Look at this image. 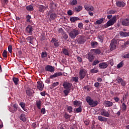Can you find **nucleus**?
<instances>
[{"instance_id": "obj_15", "label": "nucleus", "mask_w": 129, "mask_h": 129, "mask_svg": "<svg viewBox=\"0 0 129 129\" xmlns=\"http://www.w3.org/2000/svg\"><path fill=\"white\" fill-rule=\"evenodd\" d=\"M62 74L61 72L55 73L53 75H51L50 76V79H53V78H56V77H58V76H62Z\"/></svg>"}, {"instance_id": "obj_62", "label": "nucleus", "mask_w": 129, "mask_h": 129, "mask_svg": "<svg viewBox=\"0 0 129 129\" xmlns=\"http://www.w3.org/2000/svg\"><path fill=\"white\" fill-rule=\"evenodd\" d=\"M68 15L69 16H72V15H73V13L72 12V10H69L68 11Z\"/></svg>"}, {"instance_id": "obj_26", "label": "nucleus", "mask_w": 129, "mask_h": 129, "mask_svg": "<svg viewBox=\"0 0 129 129\" xmlns=\"http://www.w3.org/2000/svg\"><path fill=\"white\" fill-rule=\"evenodd\" d=\"M57 18V14L56 13H51L50 15V19H51V20H55V19H56Z\"/></svg>"}, {"instance_id": "obj_35", "label": "nucleus", "mask_w": 129, "mask_h": 129, "mask_svg": "<svg viewBox=\"0 0 129 129\" xmlns=\"http://www.w3.org/2000/svg\"><path fill=\"white\" fill-rule=\"evenodd\" d=\"M77 0H73L70 2V5L71 6H76L77 5Z\"/></svg>"}, {"instance_id": "obj_58", "label": "nucleus", "mask_w": 129, "mask_h": 129, "mask_svg": "<svg viewBox=\"0 0 129 129\" xmlns=\"http://www.w3.org/2000/svg\"><path fill=\"white\" fill-rule=\"evenodd\" d=\"M64 117L66 119H68V118H70V117H71V115H70L67 113H66L64 114Z\"/></svg>"}, {"instance_id": "obj_57", "label": "nucleus", "mask_w": 129, "mask_h": 129, "mask_svg": "<svg viewBox=\"0 0 129 129\" xmlns=\"http://www.w3.org/2000/svg\"><path fill=\"white\" fill-rule=\"evenodd\" d=\"M26 94L28 95V96H31V95H32V93L31 92V91H30V90H27L26 91Z\"/></svg>"}, {"instance_id": "obj_32", "label": "nucleus", "mask_w": 129, "mask_h": 129, "mask_svg": "<svg viewBox=\"0 0 129 129\" xmlns=\"http://www.w3.org/2000/svg\"><path fill=\"white\" fill-rule=\"evenodd\" d=\"M91 45L92 48H95V47H97L98 43L96 41H93L91 42Z\"/></svg>"}, {"instance_id": "obj_6", "label": "nucleus", "mask_w": 129, "mask_h": 129, "mask_svg": "<svg viewBox=\"0 0 129 129\" xmlns=\"http://www.w3.org/2000/svg\"><path fill=\"white\" fill-rule=\"evenodd\" d=\"M86 73H87V72H86V70H85V69H81L79 72L80 79H81V80L83 79V78H84V77L86 76Z\"/></svg>"}, {"instance_id": "obj_50", "label": "nucleus", "mask_w": 129, "mask_h": 129, "mask_svg": "<svg viewBox=\"0 0 129 129\" xmlns=\"http://www.w3.org/2000/svg\"><path fill=\"white\" fill-rule=\"evenodd\" d=\"M77 112H81L82 111V107L80 106L78 108L76 109Z\"/></svg>"}, {"instance_id": "obj_42", "label": "nucleus", "mask_w": 129, "mask_h": 129, "mask_svg": "<svg viewBox=\"0 0 129 129\" xmlns=\"http://www.w3.org/2000/svg\"><path fill=\"white\" fill-rule=\"evenodd\" d=\"M36 106L38 109H41V101H36Z\"/></svg>"}, {"instance_id": "obj_60", "label": "nucleus", "mask_w": 129, "mask_h": 129, "mask_svg": "<svg viewBox=\"0 0 129 129\" xmlns=\"http://www.w3.org/2000/svg\"><path fill=\"white\" fill-rule=\"evenodd\" d=\"M77 59L78 62H80V63H82V58H81L80 56H77Z\"/></svg>"}, {"instance_id": "obj_49", "label": "nucleus", "mask_w": 129, "mask_h": 129, "mask_svg": "<svg viewBox=\"0 0 129 129\" xmlns=\"http://www.w3.org/2000/svg\"><path fill=\"white\" fill-rule=\"evenodd\" d=\"M121 57L123 58L129 59V53H127L125 55H122Z\"/></svg>"}, {"instance_id": "obj_34", "label": "nucleus", "mask_w": 129, "mask_h": 129, "mask_svg": "<svg viewBox=\"0 0 129 129\" xmlns=\"http://www.w3.org/2000/svg\"><path fill=\"white\" fill-rule=\"evenodd\" d=\"M62 53L63 54H64V55H66L67 56H69V51H68V50L66 48H64L62 50Z\"/></svg>"}, {"instance_id": "obj_2", "label": "nucleus", "mask_w": 129, "mask_h": 129, "mask_svg": "<svg viewBox=\"0 0 129 129\" xmlns=\"http://www.w3.org/2000/svg\"><path fill=\"white\" fill-rule=\"evenodd\" d=\"M116 16H113L110 20H109L106 24H105V28H108L110 26H112L116 23Z\"/></svg>"}, {"instance_id": "obj_43", "label": "nucleus", "mask_w": 129, "mask_h": 129, "mask_svg": "<svg viewBox=\"0 0 129 129\" xmlns=\"http://www.w3.org/2000/svg\"><path fill=\"white\" fill-rule=\"evenodd\" d=\"M2 55L4 58H7L8 57V53L7 52V50H4L3 52Z\"/></svg>"}, {"instance_id": "obj_39", "label": "nucleus", "mask_w": 129, "mask_h": 129, "mask_svg": "<svg viewBox=\"0 0 129 129\" xmlns=\"http://www.w3.org/2000/svg\"><path fill=\"white\" fill-rule=\"evenodd\" d=\"M63 93L66 96H67L69 93H70V89H66L63 90Z\"/></svg>"}, {"instance_id": "obj_3", "label": "nucleus", "mask_w": 129, "mask_h": 129, "mask_svg": "<svg viewBox=\"0 0 129 129\" xmlns=\"http://www.w3.org/2000/svg\"><path fill=\"white\" fill-rule=\"evenodd\" d=\"M71 39H75L79 35V31L77 29H73L69 34Z\"/></svg>"}, {"instance_id": "obj_64", "label": "nucleus", "mask_w": 129, "mask_h": 129, "mask_svg": "<svg viewBox=\"0 0 129 129\" xmlns=\"http://www.w3.org/2000/svg\"><path fill=\"white\" fill-rule=\"evenodd\" d=\"M128 45H129V40L124 42V47H126Z\"/></svg>"}, {"instance_id": "obj_4", "label": "nucleus", "mask_w": 129, "mask_h": 129, "mask_svg": "<svg viewBox=\"0 0 129 129\" xmlns=\"http://www.w3.org/2000/svg\"><path fill=\"white\" fill-rule=\"evenodd\" d=\"M33 31H34V27L31 25H28L25 29V32L26 34H29V35H33Z\"/></svg>"}, {"instance_id": "obj_21", "label": "nucleus", "mask_w": 129, "mask_h": 129, "mask_svg": "<svg viewBox=\"0 0 129 129\" xmlns=\"http://www.w3.org/2000/svg\"><path fill=\"white\" fill-rule=\"evenodd\" d=\"M117 81L118 83H120L121 86H124L125 85V81H123L121 78L117 79Z\"/></svg>"}, {"instance_id": "obj_11", "label": "nucleus", "mask_w": 129, "mask_h": 129, "mask_svg": "<svg viewBox=\"0 0 129 129\" xmlns=\"http://www.w3.org/2000/svg\"><path fill=\"white\" fill-rule=\"evenodd\" d=\"M37 89L42 91L44 89V84L42 82H37Z\"/></svg>"}, {"instance_id": "obj_7", "label": "nucleus", "mask_w": 129, "mask_h": 129, "mask_svg": "<svg viewBox=\"0 0 129 129\" xmlns=\"http://www.w3.org/2000/svg\"><path fill=\"white\" fill-rule=\"evenodd\" d=\"M121 24L122 26H124L125 27L129 26V18H125L121 21Z\"/></svg>"}, {"instance_id": "obj_16", "label": "nucleus", "mask_w": 129, "mask_h": 129, "mask_svg": "<svg viewBox=\"0 0 129 129\" xmlns=\"http://www.w3.org/2000/svg\"><path fill=\"white\" fill-rule=\"evenodd\" d=\"M108 65L106 62H102L99 64V67L101 69H105V68H107Z\"/></svg>"}, {"instance_id": "obj_36", "label": "nucleus", "mask_w": 129, "mask_h": 129, "mask_svg": "<svg viewBox=\"0 0 129 129\" xmlns=\"http://www.w3.org/2000/svg\"><path fill=\"white\" fill-rule=\"evenodd\" d=\"M102 23H103V18H101L96 21V24L97 25H100V24H102Z\"/></svg>"}, {"instance_id": "obj_18", "label": "nucleus", "mask_w": 129, "mask_h": 129, "mask_svg": "<svg viewBox=\"0 0 129 129\" xmlns=\"http://www.w3.org/2000/svg\"><path fill=\"white\" fill-rule=\"evenodd\" d=\"M51 43H54V46L55 47H59V42H58V40L55 38H52Z\"/></svg>"}, {"instance_id": "obj_52", "label": "nucleus", "mask_w": 129, "mask_h": 129, "mask_svg": "<svg viewBox=\"0 0 129 129\" xmlns=\"http://www.w3.org/2000/svg\"><path fill=\"white\" fill-rule=\"evenodd\" d=\"M20 105L21 106L22 108H23V109H24L26 106V104H25V103H24V102H21L20 103Z\"/></svg>"}, {"instance_id": "obj_25", "label": "nucleus", "mask_w": 129, "mask_h": 129, "mask_svg": "<svg viewBox=\"0 0 129 129\" xmlns=\"http://www.w3.org/2000/svg\"><path fill=\"white\" fill-rule=\"evenodd\" d=\"M73 103L74 105H75L76 106H80L81 105V102L80 101H74Z\"/></svg>"}, {"instance_id": "obj_31", "label": "nucleus", "mask_w": 129, "mask_h": 129, "mask_svg": "<svg viewBox=\"0 0 129 129\" xmlns=\"http://www.w3.org/2000/svg\"><path fill=\"white\" fill-rule=\"evenodd\" d=\"M20 118L21 120H22V121H26V115L25 114H22L20 116Z\"/></svg>"}, {"instance_id": "obj_56", "label": "nucleus", "mask_w": 129, "mask_h": 129, "mask_svg": "<svg viewBox=\"0 0 129 129\" xmlns=\"http://www.w3.org/2000/svg\"><path fill=\"white\" fill-rule=\"evenodd\" d=\"M94 51H95V53H96V54H100L101 53V51L99 49H93Z\"/></svg>"}, {"instance_id": "obj_47", "label": "nucleus", "mask_w": 129, "mask_h": 129, "mask_svg": "<svg viewBox=\"0 0 129 129\" xmlns=\"http://www.w3.org/2000/svg\"><path fill=\"white\" fill-rule=\"evenodd\" d=\"M122 66H123V62L121 61L119 64H117V67L118 69H119V68H121Z\"/></svg>"}, {"instance_id": "obj_61", "label": "nucleus", "mask_w": 129, "mask_h": 129, "mask_svg": "<svg viewBox=\"0 0 129 129\" xmlns=\"http://www.w3.org/2000/svg\"><path fill=\"white\" fill-rule=\"evenodd\" d=\"M100 85V84L98 82H96L94 84L95 87H96L97 88H98Z\"/></svg>"}, {"instance_id": "obj_41", "label": "nucleus", "mask_w": 129, "mask_h": 129, "mask_svg": "<svg viewBox=\"0 0 129 129\" xmlns=\"http://www.w3.org/2000/svg\"><path fill=\"white\" fill-rule=\"evenodd\" d=\"M65 127H66L65 124H60L58 126V129H64Z\"/></svg>"}, {"instance_id": "obj_40", "label": "nucleus", "mask_w": 129, "mask_h": 129, "mask_svg": "<svg viewBox=\"0 0 129 129\" xmlns=\"http://www.w3.org/2000/svg\"><path fill=\"white\" fill-rule=\"evenodd\" d=\"M47 56H48V54L47 53V52L44 51L41 53V58H46Z\"/></svg>"}, {"instance_id": "obj_27", "label": "nucleus", "mask_w": 129, "mask_h": 129, "mask_svg": "<svg viewBox=\"0 0 129 129\" xmlns=\"http://www.w3.org/2000/svg\"><path fill=\"white\" fill-rule=\"evenodd\" d=\"M82 9H83L82 6H79L78 7H75L74 10L75 12H77L78 13H79V12L82 11Z\"/></svg>"}, {"instance_id": "obj_13", "label": "nucleus", "mask_w": 129, "mask_h": 129, "mask_svg": "<svg viewBox=\"0 0 129 129\" xmlns=\"http://www.w3.org/2000/svg\"><path fill=\"white\" fill-rule=\"evenodd\" d=\"M101 115L105 116L106 117H108L109 116V113H108L105 109H102L101 110Z\"/></svg>"}, {"instance_id": "obj_29", "label": "nucleus", "mask_w": 129, "mask_h": 129, "mask_svg": "<svg viewBox=\"0 0 129 129\" xmlns=\"http://www.w3.org/2000/svg\"><path fill=\"white\" fill-rule=\"evenodd\" d=\"M98 39L99 40L100 43H103V41L104 40V38L103 35H99L97 37Z\"/></svg>"}, {"instance_id": "obj_5", "label": "nucleus", "mask_w": 129, "mask_h": 129, "mask_svg": "<svg viewBox=\"0 0 129 129\" xmlns=\"http://www.w3.org/2000/svg\"><path fill=\"white\" fill-rule=\"evenodd\" d=\"M116 45H117V41L115 39H112L110 44V51H113V50H115V49H116Z\"/></svg>"}, {"instance_id": "obj_48", "label": "nucleus", "mask_w": 129, "mask_h": 129, "mask_svg": "<svg viewBox=\"0 0 129 129\" xmlns=\"http://www.w3.org/2000/svg\"><path fill=\"white\" fill-rule=\"evenodd\" d=\"M116 11L114 10H110L107 12L108 15H113V14H115Z\"/></svg>"}, {"instance_id": "obj_46", "label": "nucleus", "mask_w": 129, "mask_h": 129, "mask_svg": "<svg viewBox=\"0 0 129 129\" xmlns=\"http://www.w3.org/2000/svg\"><path fill=\"white\" fill-rule=\"evenodd\" d=\"M26 21L28 22V23H30V24L32 23V22H31V16L28 15L26 17Z\"/></svg>"}, {"instance_id": "obj_53", "label": "nucleus", "mask_w": 129, "mask_h": 129, "mask_svg": "<svg viewBox=\"0 0 129 129\" xmlns=\"http://www.w3.org/2000/svg\"><path fill=\"white\" fill-rule=\"evenodd\" d=\"M78 27L79 29H83V23H79Z\"/></svg>"}, {"instance_id": "obj_44", "label": "nucleus", "mask_w": 129, "mask_h": 129, "mask_svg": "<svg viewBox=\"0 0 129 129\" xmlns=\"http://www.w3.org/2000/svg\"><path fill=\"white\" fill-rule=\"evenodd\" d=\"M72 80L73 81H74L75 82H78L79 79L78 78V77H72Z\"/></svg>"}, {"instance_id": "obj_51", "label": "nucleus", "mask_w": 129, "mask_h": 129, "mask_svg": "<svg viewBox=\"0 0 129 129\" xmlns=\"http://www.w3.org/2000/svg\"><path fill=\"white\" fill-rule=\"evenodd\" d=\"M99 60H95L92 63L93 66H94L95 65H97L99 63Z\"/></svg>"}, {"instance_id": "obj_14", "label": "nucleus", "mask_w": 129, "mask_h": 129, "mask_svg": "<svg viewBox=\"0 0 129 129\" xmlns=\"http://www.w3.org/2000/svg\"><path fill=\"white\" fill-rule=\"evenodd\" d=\"M104 105H105V107H111V106L113 105V103L109 101H105L104 102Z\"/></svg>"}, {"instance_id": "obj_33", "label": "nucleus", "mask_w": 129, "mask_h": 129, "mask_svg": "<svg viewBox=\"0 0 129 129\" xmlns=\"http://www.w3.org/2000/svg\"><path fill=\"white\" fill-rule=\"evenodd\" d=\"M13 107L14 108V110H12V111L13 112V113H15V112L18 110V105H17V104H14Z\"/></svg>"}, {"instance_id": "obj_9", "label": "nucleus", "mask_w": 129, "mask_h": 129, "mask_svg": "<svg viewBox=\"0 0 129 129\" xmlns=\"http://www.w3.org/2000/svg\"><path fill=\"white\" fill-rule=\"evenodd\" d=\"M47 8L43 5H39L37 7V8L38 9V12L40 13H44L46 10H47Z\"/></svg>"}, {"instance_id": "obj_8", "label": "nucleus", "mask_w": 129, "mask_h": 129, "mask_svg": "<svg viewBox=\"0 0 129 129\" xmlns=\"http://www.w3.org/2000/svg\"><path fill=\"white\" fill-rule=\"evenodd\" d=\"M45 71L51 72V73L55 71V69L52 66L47 65L45 67Z\"/></svg>"}, {"instance_id": "obj_54", "label": "nucleus", "mask_w": 129, "mask_h": 129, "mask_svg": "<svg viewBox=\"0 0 129 129\" xmlns=\"http://www.w3.org/2000/svg\"><path fill=\"white\" fill-rule=\"evenodd\" d=\"M119 35L121 36V37H125V32H124L123 31H120L119 32Z\"/></svg>"}, {"instance_id": "obj_10", "label": "nucleus", "mask_w": 129, "mask_h": 129, "mask_svg": "<svg viewBox=\"0 0 129 129\" xmlns=\"http://www.w3.org/2000/svg\"><path fill=\"white\" fill-rule=\"evenodd\" d=\"M62 86L64 89H71L72 84H71L70 83L64 82L62 85Z\"/></svg>"}, {"instance_id": "obj_23", "label": "nucleus", "mask_w": 129, "mask_h": 129, "mask_svg": "<svg viewBox=\"0 0 129 129\" xmlns=\"http://www.w3.org/2000/svg\"><path fill=\"white\" fill-rule=\"evenodd\" d=\"M85 9L86 11H88V12H93L94 8L92 6L88 7L87 6H85Z\"/></svg>"}, {"instance_id": "obj_19", "label": "nucleus", "mask_w": 129, "mask_h": 129, "mask_svg": "<svg viewBox=\"0 0 129 129\" xmlns=\"http://www.w3.org/2000/svg\"><path fill=\"white\" fill-rule=\"evenodd\" d=\"M70 20L72 23H75L76 21H80V19L77 17H72L70 18Z\"/></svg>"}, {"instance_id": "obj_22", "label": "nucleus", "mask_w": 129, "mask_h": 129, "mask_svg": "<svg viewBox=\"0 0 129 129\" xmlns=\"http://www.w3.org/2000/svg\"><path fill=\"white\" fill-rule=\"evenodd\" d=\"M78 44H84V39L82 38V36H80L77 39Z\"/></svg>"}, {"instance_id": "obj_30", "label": "nucleus", "mask_w": 129, "mask_h": 129, "mask_svg": "<svg viewBox=\"0 0 129 129\" xmlns=\"http://www.w3.org/2000/svg\"><path fill=\"white\" fill-rule=\"evenodd\" d=\"M13 81L15 85H18V84H19V80L18 78H13Z\"/></svg>"}, {"instance_id": "obj_38", "label": "nucleus", "mask_w": 129, "mask_h": 129, "mask_svg": "<svg viewBox=\"0 0 129 129\" xmlns=\"http://www.w3.org/2000/svg\"><path fill=\"white\" fill-rule=\"evenodd\" d=\"M90 72L92 74L97 73L98 72V70L96 68H94L90 70Z\"/></svg>"}, {"instance_id": "obj_55", "label": "nucleus", "mask_w": 129, "mask_h": 129, "mask_svg": "<svg viewBox=\"0 0 129 129\" xmlns=\"http://www.w3.org/2000/svg\"><path fill=\"white\" fill-rule=\"evenodd\" d=\"M122 107L123 110H126V105H125V103H123L122 104Z\"/></svg>"}, {"instance_id": "obj_63", "label": "nucleus", "mask_w": 129, "mask_h": 129, "mask_svg": "<svg viewBox=\"0 0 129 129\" xmlns=\"http://www.w3.org/2000/svg\"><path fill=\"white\" fill-rule=\"evenodd\" d=\"M41 111L42 114H45V113H46V109H45L44 108H42L41 110Z\"/></svg>"}, {"instance_id": "obj_45", "label": "nucleus", "mask_w": 129, "mask_h": 129, "mask_svg": "<svg viewBox=\"0 0 129 129\" xmlns=\"http://www.w3.org/2000/svg\"><path fill=\"white\" fill-rule=\"evenodd\" d=\"M8 51L9 53H11V54H12V52H13V46H12V45H9L8 46Z\"/></svg>"}, {"instance_id": "obj_59", "label": "nucleus", "mask_w": 129, "mask_h": 129, "mask_svg": "<svg viewBox=\"0 0 129 129\" xmlns=\"http://www.w3.org/2000/svg\"><path fill=\"white\" fill-rule=\"evenodd\" d=\"M58 85H59V82H56L55 83H53L52 84V87H56V86H58Z\"/></svg>"}, {"instance_id": "obj_12", "label": "nucleus", "mask_w": 129, "mask_h": 129, "mask_svg": "<svg viewBox=\"0 0 129 129\" xmlns=\"http://www.w3.org/2000/svg\"><path fill=\"white\" fill-rule=\"evenodd\" d=\"M116 5L117 7H119V8H123V7H125V3L123 1H116Z\"/></svg>"}, {"instance_id": "obj_17", "label": "nucleus", "mask_w": 129, "mask_h": 129, "mask_svg": "<svg viewBox=\"0 0 129 129\" xmlns=\"http://www.w3.org/2000/svg\"><path fill=\"white\" fill-rule=\"evenodd\" d=\"M34 38L33 36H28L26 38L27 42L32 45L33 44V41H34Z\"/></svg>"}, {"instance_id": "obj_37", "label": "nucleus", "mask_w": 129, "mask_h": 129, "mask_svg": "<svg viewBox=\"0 0 129 129\" xmlns=\"http://www.w3.org/2000/svg\"><path fill=\"white\" fill-rule=\"evenodd\" d=\"M67 110L69 113H72L73 112V108L69 106L67 107Z\"/></svg>"}, {"instance_id": "obj_1", "label": "nucleus", "mask_w": 129, "mask_h": 129, "mask_svg": "<svg viewBox=\"0 0 129 129\" xmlns=\"http://www.w3.org/2000/svg\"><path fill=\"white\" fill-rule=\"evenodd\" d=\"M86 101L89 105L92 106V107H95V106H97V105H98V101H93V100L91 99V97L89 96L87 97Z\"/></svg>"}, {"instance_id": "obj_28", "label": "nucleus", "mask_w": 129, "mask_h": 129, "mask_svg": "<svg viewBox=\"0 0 129 129\" xmlns=\"http://www.w3.org/2000/svg\"><path fill=\"white\" fill-rule=\"evenodd\" d=\"M26 10L28 11V12H32V11H34V7L32 5H29L26 6Z\"/></svg>"}, {"instance_id": "obj_24", "label": "nucleus", "mask_w": 129, "mask_h": 129, "mask_svg": "<svg viewBox=\"0 0 129 129\" xmlns=\"http://www.w3.org/2000/svg\"><path fill=\"white\" fill-rule=\"evenodd\" d=\"M98 119L100 120V121H106L107 120V118L102 117V116H98Z\"/></svg>"}, {"instance_id": "obj_20", "label": "nucleus", "mask_w": 129, "mask_h": 129, "mask_svg": "<svg viewBox=\"0 0 129 129\" xmlns=\"http://www.w3.org/2000/svg\"><path fill=\"white\" fill-rule=\"evenodd\" d=\"M87 58L88 59L89 62H92V61H93V60H94V56L93 55V54L89 53L88 54Z\"/></svg>"}]
</instances>
